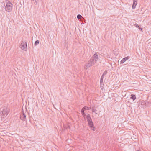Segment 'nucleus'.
<instances>
[{
	"instance_id": "dca6fc26",
	"label": "nucleus",
	"mask_w": 151,
	"mask_h": 151,
	"mask_svg": "<svg viewBox=\"0 0 151 151\" xmlns=\"http://www.w3.org/2000/svg\"><path fill=\"white\" fill-rule=\"evenodd\" d=\"M82 17V16L78 14L77 16V18L78 19H80Z\"/></svg>"
},
{
	"instance_id": "9d476101",
	"label": "nucleus",
	"mask_w": 151,
	"mask_h": 151,
	"mask_svg": "<svg viewBox=\"0 0 151 151\" xmlns=\"http://www.w3.org/2000/svg\"><path fill=\"white\" fill-rule=\"evenodd\" d=\"M131 98L132 99L133 101H134L136 99V97L134 95L132 94L131 95Z\"/></svg>"
},
{
	"instance_id": "a211bd4d",
	"label": "nucleus",
	"mask_w": 151,
	"mask_h": 151,
	"mask_svg": "<svg viewBox=\"0 0 151 151\" xmlns=\"http://www.w3.org/2000/svg\"><path fill=\"white\" fill-rule=\"evenodd\" d=\"M107 73V71H105L103 73L102 75V76H104V75H106Z\"/></svg>"
},
{
	"instance_id": "4be33fe9",
	"label": "nucleus",
	"mask_w": 151,
	"mask_h": 151,
	"mask_svg": "<svg viewBox=\"0 0 151 151\" xmlns=\"http://www.w3.org/2000/svg\"><path fill=\"white\" fill-rule=\"evenodd\" d=\"M137 151H141L140 150H137Z\"/></svg>"
},
{
	"instance_id": "2eb2a0df",
	"label": "nucleus",
	"mask_w": 151,
	"mask_h": 151,
	"mask_svg": "<svg viewBox=\"0 0 151 151\" xmlns=\"http://www.w3.org/2000/svg\"><path fill=\"white\" fill-rule=\"evenodd\" d=\"M136 5H136V4H135L134 3H133L132 6V9H134L135 8Z\"/></svg>"
},
{
	"instance_id": "20e7f679",
	"label": "nucleus",
	"mask_w": 151,
	"mask_h": 151,
	"mask_svg": "<svg viewBox=\"0 0 151 151\" xmlns=\"http://www.w3.org/2000/svg\"><path fill=\"white\" fill-rule=\"evenodd\" d=\"M9 112L8 109L7 108H4L2 111H0V117L3 118L6 117Z\"/></svg>"
},
{
	"instance_id": "6e6552de",
	"label": "nucleus",
	"mask_w": 151,
	"mask_h": 151,
	"mask_svg": "<svg viewBox=\"0 0 151 151\" xmlns=\"http://www.w3.org/2000/svg\"><path fill=\"white\" fill-rule=\"evenodd\" d=\"M92 112L96 114H97L99 113L98 110L95 107H93L92 108Z\"/></svg>"
},
{
	"instance_id": "423d86ee",
	"label": "nucleus",
	"mask_w": 151,
	"mask_h": 151,
	"mask_svg": "<svg viewBox=\"0 0 151 151\" xmlns=\"http://www.w3.org/2000/svg\"><path fill=\"white\" fill-rule=\"evenodd\" d=\"M26 113V111H25V112L23 111V109L22 110V114L20 116V118L23 121H25L26 119V115L25 113Z\"/></svg>"
},
{
	"instance_id": "f3484780",
	"label": "nucleus",
	"mask_w": 151,
	"mask_h": 151,
	"mask_svg": "<svg viewBox=\"0 0 151 151\" xmlns=\"http://www.w3.org/2000/svg\"><path fill=\"white\" fill-rule=\"evenodd\" d=\"M133 3H134L135 4H136V5H137V0H133Z\"/></svg>"
},
{
	"instance_id": "ddd939ff",
	"label": "nucleus",
	"mask_w": 151,
	"mask_h": 151,
	"mask_svg": "<svg viewBox=\"0 0 151 151\" xmlns=\"http://www.w3.org/2000/svg\"><path fill=\"white\" fill-rule=\"evenodd\" d=\"M103 78H104V76H102L101 77V78L100 79V83L101 84L102 83H103Z\"/></svg>"
},
{
	"instance_id": "6ab92c4d",
	"label": "nucleus",
	"mask_w": 151,
	"mask_h": 151,
	"mask_svg": "<svg viewBox=\"0 0 151 151\" xmlns=\"http://www.w3.org/2000/svg\"><path fill=\"white\" fill-rule=\"evenodd\" d=\"M136 27H138L140 30H142V28H140L139 26H138L137 25H136Z\"/></svg>"
},
{
	"instance_id": "f03ea898",
	"label": "nucleus",
	"mask_w": 151,
	"mask_h": 151,
	"mask_svg": "<svg viewBox=\"0 0 151 151\" xmlns=\"http://www.w3.org/2000/svg\"><path fill=\"white\" fill-rule=\"evenodd\" d=\"M13 7V4L12 3L8 0L6 1L5 4H4L5 10L9 12L12 11Z\"/></svg>"
},
{
	"instance_id": "f8f14e48",
	"label": "nucleus",
	"mask_w": 151,
	"mask_h": 151,
	"mask_svg": "<svg viewBox=\"0 0 151 151\" xmlns=\"http://www.w3.org/2000/svg\"><path fill=\"white\" fill-rule=\"evenodd\" d=\"M83 109L84 110H89L90 109H91V107H88L87 106H85L84 107H83Z\"/></svg>"
},
{
	"instance_id": "aec40b11",
	"label": "nucleus",
	"mask_w": 151,
	"mask_h": 151,
	"mask_svg": "<svg viewBox=\"0 0 151 151\" xmlns=\"http://www.w3.org/2000/svg\"><path fill=\"white\" fill-rule=\"evenodd\" d=\"M33 1H35L36 3H35V4H37V2L38 1V0H32Z\"/></svg>"
},
{
	"instance_id": "7ed1b4c3",
	"label": "nucleus",
	"mask_w": 151,
	"mask_h": 151,
	"mask_svg": "<svg viewBox=\"0 0 151 151\" xmlns=\"http://www.w3.org/2000/svg\"><path fill=\"white\" fill-rule=\"evenodd\" d=\"M86 117L87 121L88 122V124L91 128L92 130L93 131L95 130V127L93 126V123L92 121V119L90 117L89 114H88L86 116Z\"/></svg>"
},
{
	"instance_id": "1a4fd4ad",
	"label": "nucleus",
	"mask_w": 151,
	"mask_h": 151,
	"mask_svg": "<svg viewBox=\"0 0 151 151\" xmlns=\"http://www.w3.org/2000/svg\"><path fill=\"white\" fill-rule=\"evenodd\" d=\"M84 110L83 108H82V109H81V113L82 114V115L83 116V117L84 118H85V116H86L87 115H86L85 114V113H84V110Z\"/></svg>"
},
{
	"instance_id": "39448f33",
	"label": "nucleus",
	"mask_w": 151,
	"mask_h": 151,
	"mask_svg": "<svg viewBox=\"0 0 151 151\" xmlns=\"http://www.w3.org/2000/svg\"><path fill=\"white\" fill-rule=\"evenodd\" d=\"M20 47L23 50L26 51L27 49V46L26 42H22L20 46Z\"/></svg>"
},
{
	"instance_id": "0eeeda50",
	"label": "nucleus",
	"mask_w": 151,
	"mask_h": 151,
	"mask_svg": "<svg viewBox=\"0 0 151 151\" xmlns=\"http://www.w3.org/2000/svg\"><path fill=\"white\" fill-rule=\"evenodd\" d=\"M146 103L144 100H142L140 102L139 106L141 105L140 106L141 108H144L146 105Z\"/></svg>"
},
{
	"instance_id": "f257e3e1",
	"label": "nucleus",
	"mask_w": 151,
	"mask_h": 151,
	"mask_svg": "<svg viewBox=\"0 0 151 151\" xmlns=\"http://www.w3.org/2000/svg\"><path fill=\"white\" fill-rule=\"evenodd\" d=\"M99 53H95L91 57V59L86 63L84 66V69L86 70L93 65L96 63L99 59Z\"/></svg>"
},
{
	"instance_id": "9b49d317",
	"label": "nucleus",
	"mask_w": 151,
	"mask_h": 151,
	"mask_svg": "<svg viewBox=\"0 0 151 151\" xmlns=\"http://www.w3.org/2000/svg\"><path fill=\"white\" fill-rule=\"evenodd\" d=\"M129 57L128 56H127V57L124 58H123L122 60H123V61H124V62H125L128 59H129Z\"/></svg>"
},
{
	"instance_id": "412c9836",
	"label": "nucleus",
	"mask_w": 151,
	"mask_h": 151,
	"mask_svg": "<svg viewBox=\"0 0 151 151\" xmlns=\"http://www.w3.org/2000/svg\"><path fill=\"white\" fill-rule=\"evenodd\" d=\"M124 61H123V60L122 59L120 63L123 64L124 63Z\"/></svg>"
},
{
	"instance_id": "4468645a",
	"label": "nucleus",
	"mask_w": 151,
	"mask_h": 151,
	"mask_svg": "<svg viewBox=\"0 0 151 151\" xmlns=\"http://www.w3.org/2000/svg\"><path fill=\"white\" fill-rule=\"evenodd\" d=\"M39 41L38 40H37V41H36L35 42V46H36V45H37V44H39Z\"/></svg>"
}]
</instances>
